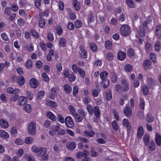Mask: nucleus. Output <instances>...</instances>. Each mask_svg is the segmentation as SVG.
Here are the masks:
<instances>
[{
  "instance_id": "44",
  "label": "nucleus",
  "mask_w": 161,
  "mask_h": 161,
  "mask_svg": "<svg viewBox=\"0 0 161 161\" xmlns=\"http://www.w3.org/2000/svg\"><path fill=\"white\" fill-rule=\"evenodd\" d=\"M86 108L90 114L92 115L94 113L93 108L92 106L88 105L86 107Z\"/></svg>"
},
{
  "instance_id": "19",
  "label": "nucleus",
  "mask_w": 161,
  "mask_h": 161,
  "mask_svg": "<svg viewBox=\"0 0 161 161\" xmlns=\"http://www.w3.org/2000/svg\"><path fill=\"white\" fill-rule=\"evenodd\" d=\"M73 5L75 8V10H78L80 8V4L77 0H73Z\"/></svg>"
},
{
  "instance_id": "10",
  "label": "nucleus",
  "mask_w": 161,
  "mask_h": 161,
  "mask_svg": "<svg viewBox=\"0 0 161 161\" xmlns=\"http://www.w3.org/2000/svg\"><path fill=\"white\" fill-rule=\"evenodd\" d=\"M30 84L31 87L34 88L37 86L38 82L36 79L32 78L30 80Z\"/></svg>"
},
{
  "instance_id": "35",
  "label": "nucleus",
  "mask_w": 161,
  "mask_h": 161,
  "mask_svg": "<svg viewBox=\"0 0 161 161\" xmlns=\"http://www.w3.org/2000/svg\"><path fill=\"white\" fill-rule=\"evenodd\" d=\"M73 116H74L75 119L76 120V121L79 122H81L83 119L77 113H76Z\"/></svg>"
},
{
  "instance_id": "42",
  "label": "nucleus",
  "mask_w": 161,
  "mask_h": 161,
  "mask_svg": "<svg viewBox=\"0 0 161 161\" xmlns=\"http://www.w3.org/2000/svg\"><path fill=\"white\" fill-rule=\"evenodd\" d=\"M146 120L148 122H152L154 121V118L151 115L147 114V117L146 118Z\"/></svg>"
},
{
  "instance_id": "53",
  "label": "nucleus",
  "mask_w": 161,
  "mask_h": 161,
  "mask_svg": "<svg viewBox=\"0 0 161 161\" xmlns=\"http://www.w3.org/2000/svg\"><path fill=\"white\" fill-rule=\"evenodd\" d=\"M19 97V96L18 94L13 95L10 97V100L11 102H14L16 101Z\"/></svg>"
},
{
  "instance_id": "36",
  "label": "nucleus",
  "mask_w": 161,
  "mask_h": 161,
  "mask_svg": "<svg viewBox=\"0 0 161 161\" xmlns=\"http://www.w3.org/2000/svg\"><path fill=\"white\" fill-rule=\"evenodd\" d=\"M39 27L41 28H43L45 26L46 22L44 19L40 18L39 21Z\"/></svg>"
},
{
  "instance_id": "64",
  "label": "nucleus",
  "mask_w": 161,
  "mask_h": 161,
  "mask_svg": "<svg viewBox=\"0 0 161 161\" xmlns=\"http://www.w3.org/2000/svg\"><path fill=\"white\" fill-rule=\"evenodd\" d=\"M105 47L107 49H110L112 47V44L111 42L108 41L105 43Z\"/></svg>"
},
{
  "instance_id": "58",
  "label": "nucleus",
  "mask_w": 161,
  "mask_h": 161,
  "mask_svg": "<svg viewBox=\"0 0 161 161\" xmlns=\"http://www.w3.org/2000/svg\"><path fill=\"white\" fill-rule=\"evenodd\" d=\"M75 25L77 28H79L82 26V24L80 20H76L75 22Z\"/></svg>"
},
{
  "instance_id": "23",
  "label": "nucleus",
  "mask_w": 161,
  "mask_h": 161,
  "mask_svg": "<svg viewBox=\"0 0 161 161\" xmlns=\"http://www.w3.org/2000/svg\"><path fill=\"white\" fill-rule=\"evenodd\" d=\"M50 91L51 94L49 97L51 99L54 100L55 98L54 96H56L57 94L56 89L53 87L51 89Z\"/></svg>"
},
{
  "instance_id": "52",
  "label": "nucleus",
  "mask_w": 161,
  "mask_h": 161,
  "mask_svg": "<svg viewBox=\"0 0 161 161\" xmlns=\"http://www.w3.org/2000/svg\"><path fill=\"white\" fill-rule=\"evenodd\" d=\"M32 64V61L31 59H29L26 63V66L28 68H31Z\"/></svg>"
},
{
  "instance_id": "59",
  "label": "nucleus",
  "mask_w": 161,
  "mask_h": 161,
  "mask_svg": "<svg viewBox=\"0 0 161 161\" xmlns=\"http://www.w3.org/2000/svg\"><path fill=\"white\" fill-rule=\"evenodd\" d=\"M127 55L129 57H131L134 54V51L132 48H129L127 50Z\"/></svg>"
},
{
  "instance_id": "4",
  "label": "nucleus",
  "mask_w": 161,
  "mask_h": 161,
  "mask_svg": "<svg viewBox=\"0 0 161 161\" xmlns=\"http://www.w3.org/2000/svg\"><path fill=\"white\" fill-rule=\"evenodd\" d=\"M65 123L67 127L71 128L74 126L73 120L70 116H67L65 119Z\"/></svg>"
},
{
  "instance_id": "47",
  "label": "nucleus",
  "mask_w": 161,
  "mask_h": 161,
  "mask_svg": "<svg viewBox=\"0 0 161 161\" xmlns=\"http://www.w3.org/2000/svg\"><path fill=\"white\" fill-rule=\"evenodd\" d=\"M69 78V80L70 82L74 81L76 79V77L75 75L73 73L69 75L68 77Z\"/></svg>"
},
{
  "instance_id": "13",
  "label": "nucleus",
  "mask_w": 161,
  "mask_h": 161,
  "mask_svg": "<svg viewBox=\"0 0 161 161\" xmlns=\"http://www.w3.org/2000/svg\"><path fill=\"white\" fill-rule=\"evenodd\" d=\"M126 57V54L123 52L119 51L118 52L117 57L119 60L123 61L124 60Z\"/></svg>"
},
{
  "instance_id": "45",
  "label": "nucleus",
  "mask_w": 161,
  "mask_h": 161,
  "mask_svg": "<svg viewBox=\"0 0 161 161\" xmlns=\"http://www.w3.org/2000/svg\"><path fill=\"white\" fill-rule=\"evenodd\" d=\"M125 14L123 13L121 14L119 16L118 18V20L121 22H124L125 21Z\"/></svg>"
},
{
  "instance_id": "60",
  "label": "nucleus",
  "mask_w": 161,
  "mask_h": 161,
  "mask_svg": "<svg viewBox=\"0 0 161 161\" xmlns=\"http://www.w3.org/2000/svg\"><path fill=\"white\" fill-rule=\"evenodd\" d=\"M40 46L42 50L46 51L47 50L46 45L44 42H42L40 43Z\"/></svg>"
},
{
  "instance_id": "21",
  "label": "nucleus",
  "mask_w": 161,
  "mask_h": 161,
  "mask_svg": "<svg viewBox=\"0 0 161 161\" xmlns=\"http://www.w3.org/2000/svg\"><path fill=\"white\" fill-rule=\"evenodd\" d=\"M94 114L95 116L97 118H99L100 116V110L97 106H95L94 108Z\"/></svg>"
},
{
  "instance_id": "29",
  "label": "nucleus",
  "mask_w": 161,
  "mask_h": 161,
  "mask_svg": "<svg viewBox=\"0 0 161 161\" xmlns=\"http://www.w3.org/2000/svg\"><path fill=\"white\" fill-rule=\"evenodd\" d=\"M108 73L106 71H104L102 72L100 74V78L103 80L107 79L106 77L108 76Z\"/></svg>"
},
{
  "instance_id": "48",
  "label": "nucleus",
  "mask_w": 161,
  "mask_h": 161,
  "mask_svg": "<svg viewBox=\"0 0 161 161\" xmlns=\"http://www.w3.org/2000/svg\"><path fill=\"white\" fill-rule=\"evenodd\" d=\"M112 127L114 129L115 131H117L119 129L117 123L115 120H114L112 123Z\"/></svg>"
},
{
  "instance_id": "50",
  "label": "nucleus",
  "mask_w": 161,
  "mask_h": 161,
  "mask_svg": "<svg viewBox=\"0 0 161 161\" xmlns=\"http://www.w3.org/2000/svg\"><path fill=\"white\" fill-rule=\"evenodd\" d=\"M30 32L31 35L35 38H37L39 37V35L38 33L34 30H31Z\"/></svg>"
},
{
  "instance_id": "40",
  "label": "nucleus",
  "mask_w": 161,
  "mask_h": 161,
  "mask_svg": "<svg viewBox=\"0 0 161 161\" xmlns=\"http://www.w3.org/2000/svg\"><path fill=\"white\" fill-rule=\"evenodd\" d=\"M103 86L104 88H107L109 85V80L108 79L105 80H103Z\"/></svg>"
},
{
  "instance_id": "33",
  "label": "nucleus",
  "mask_w": 161,
  "mask_h": 161,
  "mask_svg": "<svg viewBox=\"0 0 161 161\" xmlns=\"http://www.w3.org/2000/svg\"><path fill=\"white\" fill-rule=\"evenodd\" d=\"M144 142L146 145H147L149 142V136L148 134H145L143 138Z\"/></svg>"
},
{
  "instance_id": "7",
  "label": "nucleus",
  "mask_w": 161,
  "mask_h": 161,
  "mask_svg": "<svg viewBox=\"0 0 161 161\" xmlns=\"http://www.w3.org/2000/svg\"><path fill=\"white\" fill-rule=\"evenodd\" d=\"M79 48L80 50V57L82 58H86L87 57V52L84 49V46L80 45L79 47Z\"/></svg>"
},
{
  "instance_id": "62",
  "label": "nucleus",
  "mask_w": 161,
  "mask_h": 161,
  "mask_svg": "<svg viewBox=\"0 0 161 161\" xmlns=\"http://www.w3.org/2000/svg\"><path fill=\"white\" fill-rule=\"evenodd\" d=\"M150 59L153 61L154 63L156 62V56L155 54L153 53H151L150 54Z\"/></svg>"
},
{
  "instance_id": "8",
  "label": "nucleus",
  "mask_w": 161,
  "mask_h": 161,
  "mask_svg": "<svg viewBox=\"0 0 161 161\" xmlns=\"http://www.w3.org/2000/svg\"><path fill=\"white\" fill-rule=\"evenodd\" d=\"M66 147L68 149L73 150L76 148V145L75 142H69L66 143Z\"/></svg>"
},
{
  "instance_id": "63",
  "label": "nucleus",
  "mask_w": 161,
  "mask_h": 161,
  "mask_svg": "<svg viewBox=\"0 0 161 161\" xmlns=\"http://www.w3.org/2000/svg\"><path fill=\"white\" fill-rule=\"evenodd\" d=\"M48 103L49 105L52 108H55L57 106V103L54 101L48 100Z\"/></svg>"
},
{
  "instance_id": "6",
  "label": "nucleus",
  "mask_w": 161,
  "mask_h": 161,
  "mask_svg": "<svg viewBox=\"0 0 161 161\" xmlns=\"http://www.w3.org/2000/svg\"><path fill=\"white\" fill-rule=\"evenodd\" d=\"M144 68L145 70H148L152 68V62L150 59L145 60L143 63Z\"/></svg>"
},
{
  "instance_id": "14",
  "label": "nucleus",
  "mask_w": 161,
  "mask_h": 161,
  "mask_svg": "<svg viewBox=\"0 0 161 161\" xmlns=\"http://www.w3.org/2000/svg\"><path fill=\"white\" fill-rule=\"evenodd\" d=\"M144 134L143 128L142 126H140L137 131V136L139 138H141Z\"/></svg>"
},
{
  "instance_id": "43",
  "label": "nucleus",
  "mask_w": 161,
  "mask_h": 161,
  "mask_svg": "<svg viewBox=\"0 0 161 161\" xmlns=\"http://www.w3.org/2000/svg\"><path fill=\"white\" fill-rule=\"evenodd\" d=\"M156 145L154 141H151L149 144V148L150 150L153 151L156 148Z\"/></svg>"
},
{
  "instance_id": "16",
  "label": "nucleus",
  "mask_w": 161,
  "mask_h": 161,
  "mask_svg": "<svg viewBox=\"0 0 161 161\" xmlns=\"http://www.w3.org/2000/svg\"><path fill=\"white\" fill-rule=\"evenodd\" d=\"M145 29H143L141 25L138 30V32L139 35L142 37H144L146 35V31Z\"/></svg>"
},
{
  "instance_id": "49",
  "label": "nucleus",
  "mask_w": 161,
  "mask_h": 161,
  "mask_svg": "<svg viewBox=\"0 0 161 161\" xmlns=\"http://www.w3.org/2000/svg\"><path fill=\"white\" fill-rule=\"evenodd\" d=\"M34 141L33 138L31 137H27L25 140V142L27 144L31 143Z\"/></svg>"
},
{
  "instance_id": "30",
  "label": "nucleus",
  "mask_w": 161,
  "mask_h": 161,
  "mask_svg": "<svg viewBox=\"0 0 161 161\" xmlns=\"http://www.w3.org/2000/svg\"><path fill=\"white\" fill-rule=\"evenodd\" d=\"M155 50L157 52H159L161 50V44L159 42L157 41L154 44Z\"/></svg>"
},
{
  "instance_id": "18",
  "label": "nucleus",
  "mask_w": 161,
  "mask_h": 161,
  "mask_svg": "<svg viewBox=\"0 0 161 161\" xmlns=\"http://www.w3.org/2000/svg\"><path fill=\"white\" fill-rule=\"evenodd\" d=\"M27 102V98L24 96L20 97L19 100V104L20 105H24Z\"/></svg>"
},
{
  "instance_id": "5",
  "label": "nucleus",
  "mask_w": 161,
  "mask_h": 161,
  "mask_svg": "<svg viewBox=\"0 0 161 161\" xmlns=\"http://www.w3.org/2000/svg\"><path fill=\"white\" fill-rule=\"evenodd\" d=\"M123 111L124 114L127 118L130 117L132 115V110L128 106L126 105Z\"/></svg>"
},
{
  "instance_id": "32",
  "label": "nucleus",
  "mask_w": 161,
  "mask_h": 161,
  "mask_svg": "<svg viewBox=\"0 0 161 161\" xmlns=\"http://www.w3.org/2000/svg\"><path fill=\"white\" fill-rule=\"evenodd\" d=\"M10 64L9 62L6 61L4 63H0V72L2 71L5 66L8 67L10 65Z\"/></svg>"
},
{
  "instance_id": "15",
  "label": "nucleus",
  "mask_w": 161,
  "mask_h": 161,
  "mask_svg": "<svg viewBox=\"0 0 161 161\" xmlns=\"http://www.w3.org/2000/svg\"><path fill=\"white\" fill-rule=\"evenodd\" d=\"M64 89L67 94H70L72 92V88L71 86H70L68 84H66L64 85Z\"/></svg>"
},
{
  "instance_id": "11",
  "label": "nucleus",
  "mask_w": 161,
  "mask_h": 161,
  "mask_svg": "<svg viewBox=\"0 0 161 161\" xmlns=\"http://www.w3.org/2000/svg\"><path fill=\"white\" fill-rule=\"evenodd\" d=\"M155 32L157 37L159 39L161 38V25H158L155 27Z\"/></svg>"
},
{
  "instance_id": "26",
  "label": "nucleus",
  "mask_w": 161,
  "mask_h": 161,
  "mask_svg": "<svg viewBox=\"0 0 161 161\" xmlns=\"http://www.w3.org/2000/svg\"><path fill=\"white\" fill-rule=\"evenodd\" d=\"M18 82L19 86H22L24 84L25 80L22 76H19L18 78Z\"/></svg>"
},
{
  "instance_id": "20",
  "label": "nucleus",
  "mask_w": 161,
  "mask_h": 161,
  "mask_svg": "<svg viewBox=\"0 0 161 161\" xmlns=\"http://www.w3.org/2000/svg\"><path fill=\"white\" fill-rule=\"evenodd\" d=\"M142 89L143 94L145 95H147L149 94V90L148 87L146 84L143 85L142 87Z\"/></svg>"
},
{
  "instance_id": "31",
  "label": "nucleus",
  "mask_w": 161,
  "mask_h": 161,
  "mask_svg": "<svg viewBox=\"0 0 161 161\" xmlns=\"http://www.w3.org/2000/svg\"><path fill=\"white\" fill-rule=\"evenodd\" d=\"M0 135L2 137L4 138H7L9 137L8 134L3 130H0Z\"/></svg>"
},
{
  "instance_id": "2",
  "label": "nucleus",
  "mask_w": 161,
  "mask_h": 161,
  "mask_svg": "<svg viewBox=\"0 0 161 161\" xmlns=\"http://www.w3.org/2000/svg\"><path fill=\"white\" fill-rule=\"evenodd\" d=\"M120 31L122 35L124 36L128 35L130 32V29L127 25H123L120 28Z\"/></svg>"
},
{
  "instance_id": "34",
  "label": "nucleus",
  "mask_w": 161,
  "mask_h": 161,
  "mask_svg": "<svg viewBox=\"0 0 161 161\" xmlns=\"http://www.w3.org/2000/svg\"><path fill=\"white\" fill-rule=\"evenodd\" d=\"M89 47L93 52L97 51V45L94 43H90L89 44Z\"/></svg>"
},
{
  "instance_id": "39",
  "label": "nucleus",
  "mask_w": 161,
  "mask_h": 161,
  "mask_svg": "<svg viewBox=\"0 0 161 161\" xmlns=\"http://www.w3.org/2000/svg\"><path fill=\"white\" fill-rule=\"evenodd\" d=\"M77 112L78 113V114L81 117H82L83 119L86 118V114L83 110L81 109H79L77 110Z\"/></svg>"
},
{
  "instance_id": "27",
  "label": "nucleus",
  "mask_w": 161,
  "mask_h": 161,
  "mask_svg": "<svg viewBox=\"0 0 161 161\" xmlns=\"http://www.w3.org/2000/svg\"><path fill=\"white\" fill-rule=\"evenodd\" d=\"M47 150L46 148L41 147L40 151L38 152L39 155L40 156H43L45 155L47 153Z\"/></svg>"
},
{
  "instance_id": "12",
  "label": "nucleus",
  "mask_w": 161,
  "mask_h": 161,
  "mask_svg": "<svg viewBox=\"0 0 161 161\" xmlns=\"http://www.w3.org/2000/svg\"><path fill=\"white\" fill-rule=\"evenodd\" d=\"M95 14L92 12H90L87 17V20L89 22H94L95 20Z\"/></svg>"
},
{
  "instance_id": "3",
  "label": "nucleus",
  "mask_w": 161,
  "mask_h": 161,
  "mask_svg": "<svg viewBox=\"0 0 161 161\" xmlns=\"http://www.w3.org/2000/svg\"><path fill=\"white\" fill-rule=\"evenodd\" d=\"M120 82L122 85V90L124 92L127 91L129 89V85L127 81L125 79H122Z\"/></svg>"
},
{
  "instance_id": "56",
  "label": "nucleus",
  "mask_w": 161,
  "mask_h": 161,
  "mask_svg": "<svg viewBox=\"0 0 161 161\" xmlns=\"http://www.w3.org/2000/svg\"><path fill=\"white\" fill-rule=\"evenodd\" d=\"M80 75L82 77L84 78L85 76V71L83 70L81 68L79 67V69L78 71Z\"/></svg>"
},
{
  "instance_id": "37",
  "label": "nucleus",
  "mask_w": 161,
  "mask_h": 161,
  "mask_svg": "<svg viewBox=\"0 0 161 161\" xmlns=\"http://www.w3.org/2000/svg\"><path fill=\"white\" fill-rule=\"evenodd\" d=\"M45 95V92L43 91H40L37 93L36 99H42Z\"/></svg>"
},
{
  "instance_id": "9",
  "label": "nucleus",
  "mask_w": 161,
  "mask_h": 161,
  "mask_svg": "<svg viewBox=\"0 0 161 161\" xmlns=\"http://www.w3.org/2000/svg\"><path fill=\"white\" fill-rule=\"evenodd\" d=\"M155 142L158 146H161V135L157 132L155 136Z\"/></svg>"
},
{
  "instance_id": "57",
  "label": "nucleus",
  "mask_w": 161,
  "mask_h": 161,
  "mask_svg": "<svg viewBox=\"0 0 161 161\" xmlns=\"http://www.w3.org/2000/svg\"><path fill=\"white\" fill-rule=\"evenodd\" d=\"M147 82L148 85L152 86L154 83V81L153 78L149 77L147 79Z\"/></svg>"
},
{
  "instance_id": "55",
  "label": "nucleus",
  "mask_w": 161,
  "mask_h": 161,
  "mask_svg": "<svg viewBox=\"0 0 161 161\" xmlns=\"http://www.w3.org/2000/svg\"><path fill=\"white\" fill-rule=\"evenodd\" d=\"M47 38L50 42H52L54 40L53 33H51V32H49L47 35Z\"/></svg>"
},
{
  "instance_id": "38",
  "label": "nucleus",
  "mask_w": 161,
  "mask_h": 161,
  "mask_svg": "<svg viewBox=\"0 0 161 161\" xmlns=\"http://www.w3.org/2000/svg\"><path fill=\"white\" fill-rule=\"evenodd\" d=\"M152 49V46L149 43H147L145 44V50L147 52H150Z\"/></svg>"
},
{
  "instance_id": "51",
  "label": "nucleus",
  "mask_w": 161,
  "mask_h": 161,
  "mask_svg": "<svg viewBox=\"0 0 161 161\" xmlns=\"http://www.w3.org/2000/svg\"><path fill=\"white\" fill-rule=\"evenodd\" d=\"M125 69L126 72H130L132 70V67L129 64H127L125 65Z\"/></svg>"
},
{
  "instance_id": "54",
  "label": "nucleus",
  "mask_w": 161,
  "mask_h": 161,
  "mask_svg": "<svg viewBox=\"0 0 161 161\" xmlns=\"http://www.w3.org/2000/svg\"><path fill=\"white\" fill-rule=\"evenodd\" d=\"M26 94L28 98L30 100H32L33 99L34 97L33 95L30 91H27Z\"/></svg>"
},
{
  "instance_id": "1",
  "label": "nucleus",
  "mask_w": 161,
  "mask_h": 161,
  "mask_svg": "<svg viewBox=\"0 0 161 161\" xmlns=\"http://www.w3.org/2000/svg\"><path fill=\"white\" fill-rule=\"evenodd\" d=\"M28 132L31 135H34L36 132V124L34 122H31L29 125Z\"/></svg>"
},
{
  "instance_id": "28",
  "label": "nucleus",
  "mask_w": 161,
  "mask_h": 161,
  "mask_svg": "<svg viewBox=\"0 0 161 161\" xmlns=\"http://www.w3.org/2000/svg\"><path fill=\"white\" fill-rule=\"evenodd\" d=\"M122 123L123 125L126 128L128 129H130L131 126L129 125V122L127 119H124L122 121Z\"/></svg>"
},
{
  "instance_id": "22",
  "label": "nucleus",
  "mask_w": 161,
  "mask_h": 161,
  "mask_svg": "<svg viewBox=\"0 0 161 161\" xmlns=\"http://www.w3.org/2000/svg\"><path fill=\"white\" fill-rule=\"evenodd\" d=\"M152 22V20H147V21H143L142 22V26L143 29H145V30H146L147 28L148 25L150 23V22Z\"/></svg>"
},
{
  "instance_id": "61",
  "label": "nucleus",
  "mask_w": 161,
  "mask_h": 161,
  "mask_svg": "<svg viewBox=\"0 0 161 161\" xmlns=\"http://www.w3.org/2000/svg\"><path fill=\"white\" fill-rule=\"evenodd\" d=\"M41 147H39L36 146H33L31 148L32 151L34 152L38 153L40 151Z\"/></svg>"
},
{
  "instance_id": "41",
  "label": "nucleus",
  "mask_w": 161,
  "mask_h": 161,
  "mask_svg": "<svg viewBox=\"0 0 161 161\" xmlns=\"http://www.w3.org/2000/svg\"><path fill=\"white\" fill-rule=\"evenodd\" d=\"M126 2L130 8H133L134 7L135 5L133 0H126Z\"/></svg>"
},
{
  "instance_id": "17",
  "label": "nucleus",
  "mask_w": 161,
  "mask_h": 161,
  "mask_svg": "<svg viewBox=\"0 0 161 161\" xmlns=\"http://www.w3.org/2000/svg\"><path fill=\"white\" fill-rule=\"evenodd\" d=\"M0 125L2 128H7L9 126L8 123L3 119L0 120Z\"/></svg>"
},
{
  "instance_id": "24",
  "label": "nucleus",
  "mask_w": 161,
  "mask_h": 161,
  "mask_svg": "<svg viewBox=\"0 0 161 161\" xmlns=\"http://www.w3.org/2000/svg\"><path fill=\"white\" fill-rule=\"evenodd\" d=\"M84 133L85 136H88L90 137H93L95 135L94 131L92 130H91L89 132L85 130L84 131Z\"/></svg>"
},
{
  "instance_id": "25",
  "label": "nucleus",
  "mask_w": 161,
  "mask_h": 161,
  "mask_svg": "<svg viewBox=\"0 0 161 161\" xmlns=\"http://www.w3.org/2000/svg\"><path fill=\"white\" fill-rule=\"evenodd\" d=\"M47 116L52 121H55L56 118L55 115L51 112L48 111L47 112Z\"/></svg>"
},
{
  "instance_id": "46",
  "label": "nucleus",
  "mask_w": 161,
  "mask_h": 161,
  "mask_svg": "<svg viewBox=\"0 0 161 161\" xmlns=\"http://www.w3.org/2000/svg\"><path fill=\"white\" fill-rule=\"evenodd\" d=\"M112 93L109 89L107 90V93L106 94V97L107 100H110L112 98Z\"/></svg>"
}]
</instances>
